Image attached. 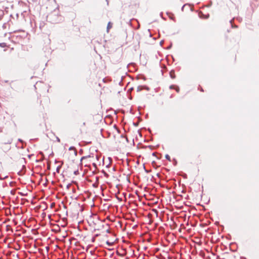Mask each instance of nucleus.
<instances>
[{
  "mask_svg": "<svg viewBox=\"0 0 259 259\" xmlns=\"http://www.w3.org/2000/svg\"><path fill=\"white\" fill-rule=\"evenodd\" d=\"M169 75L170 76V77L172 78V79H174L176 77V75H175V71L174 70H171L170 72H169Z\"/></svg>",
  "mask_w": 259,
  "mask_h": 259,
  "instance_id": "nucleus-3",
  "label": "nucleus"
},
{
  "mask_svg": "<svg viewBox=\"0 0 259 259\" xmlns=\"http://www.w3.org/2000/svg\"><path fill=\"white\" fill-rule=\"evenodd\" d=\"M93 165L95 167H96V166H97L96 164V163H93Z\"/></svg>",
  "mask_w": 259,
  "mask_h": 259,
  "instance_id": "nucleus-24",
  "label": "nucleus"
},
{
  "mask_svg": "<svg viewBox=\"0 0 259 259\" xmlns=\"http://www.w3.org/2000/svg\"><path fill=\"white\" fill-rule=\"evenodd\" d=\"M75 150V148L73 146H71L70 147H69V151H71V150Z\"/></svg>",
  "mask_w": 259,
  "mask_h": 259,
  "instance_id": "nucleus-10",
  "label": "nucleus"
},
{
  "mask_svg": "<svg viewBox=\"0 0 259 259\" xmlns=\"http://www.w3.org/2000/svg\"><path fill=\"white\" fill-rule=\"evenodd\" d=\"M155 153H153L152 154V155H155Z\"/></svg>",
  "mask_w": 259,
  "mask_h": 259,
  "instance_id": "nucleus-30",
  "label": "nucleus"
},
{
  "mask_svg": "<svg viewBox=\"0 0 259 259\" xmlns=\"http://www.w3.org/2000/svg\"><path fill=\"white\" fill-rule=\"evenodd\" d=\"M7 46V44L5 42L0 43V47L2 48H5Z\"/></svg>",
  "mask_w": 259,
  "mask_h": 259,
  "instance_id": "nucleus-7",
  "label": "nucleus"
},
{
  "mask_svg": "<svg viewBox=\"0 0 259 259\" xmlns=\"http://www.w3.org/2000/svg\"><path fill=\"white\" fill-rule=\"evenodd\" d=\"M18 141L21 143H23V141L22 140H21V139H19Z\"/></svg>",
  "mask_w": 259,
  "mask_h": 259,
  "instance_id": "nucleus-19",
  "label": "nucleus"
},
{
  "mask_svg": "<svg viewBox=\"0 0 259 259\" xmlns=\"http://www.w3.org/2000/svg\"><path fill=\"white\" fill-rule=\"evenodd\" d=\"M208 17H209V15H207V16H206V17L205 18L206 19H207Z\"/></svg>",
  "mask_w": 259,
  "mask_h": 259,
  "instance_id": "nucleus-25",
  "label": "nucleus"
},
{
  "mask_svg": "<svg viewBox=\"0 0 259 259\" xmlns=\"http://www.w3.org/2000/svg\"><path fill=\"white\" fill-rule=\"evenodd\" d=\"M135 125L137 126V123H135Z\"/></svg>",
  "mask_w": 259,
  "mask_h": 259,
  "instance_id": "nucleus-31",
  "label": "nucleus"
},
{
  "mask_svg": "<svg viewBox=\"0 0 259 259\" xmlns=\"http://www.w3.org/2000/svg\"><path fill=\"white\" fill-rule=\"evenodd\" d=\"M91 156L90 155H88V156H82L81 159H80V162H81L83 160V159H85L86 158H87L88 157H90Z\"/></svg>",
  "mask_w": 259,
  "mask_h": 259,
  "instance_id": "nucleus-6",
  "label": "nucleus"
},
{
  "mask_svg": "<svg viewBox=\"0 0 259 259\" xmlns=\"http://www.w3.org/2000/svg\"><path fill=\"white\" fill-rule=\"evenodd\" d=\"M233 19H231L230 21V23H231V26L232 28H237L238 26L237 25H234L233 24Z\"/></svg>",
  "mask_w": 259,
  "mask_h": 259,
  "instance_id": "nucleus-5",
  "label": "nucleus"
},
{
  "mask_svg": "<svg viewBox=\"0 0 259 259\" xmlns=\"http://www.w3.org/2000/svg\"><path fill=\"white\" fill-rule=\"evenodd\" d=\"M80 154H81L82 153V149L80 150Z\"/></svg>",
  "mask_w": 259,
  "mask_h": 259,
  "instance_id": "nucleus-26",
  "label": "nucleus"
},
{
  "mask_svg": "<svg viewBox=\"0 0 259 259\" xmlns=\"http://www.w3.org/2000/svg\"><path fill=\"white\" fill-rule=\"evenodd\" d=\"M142 89H141V87H138V88H137V91L138 92H139L140 91H141Z\"/></svg>",
  "mask_w": 259,
  "mask_h": 259,
  "instance_id": "nucleus-15",
  "label": "nucleus"
},
{
  "mask_svg": "<svg viewBox=\"0 0 259 259\" xmlns=\"http://www.w3.org/2000/svg\"><path fill=\"white\" fill-rule=\"evenodd\" d=\"M6 178H8V176H6L5 177H2L1 176V175H0V180H4V179Z\"/></svg>",
  "mask_w": 259,
  "mask_h": 259,
  "instance_id": "nucleus-14",
  "label": "nucleus"
},
{
  "mask_svg": "<svg viewBox=\"0 0 259 259\" xmlns=\"http://www.w3.org/2000/svg\"><path fill=\"white\" fill-rule=\"evenodd\" d=\"M48 18L50 20V21L53 23H57L60 20L59 19L60 16H57L54 13L50 14L48 16Z\"/></svg>",
  "mask_w": 259,
  "mask_h": 259,
  "instance_id": "nucleus-1",
  "label": "nucleus"
},
{
  "mask_svg": "<svg viewBox=\"0 0 259 259\" xmlns=\"http://www.w3.org/2000/svg\"><path fill=\"white\" fill-rule=\"evenodd\" d=\"M61 167V165H59L58 166H57V168H56V172H58V173H59L60 172V169Z\"/></svg>",
  "mask_w": 259,
  "mask_h": 259,
  "instance_id": "nucleus-9",
  "label": "nucleus"
},
{
  "mask_svg": "<svg viewBox=\"0 0 259 259\" xmlns=\"http://www.w3.org/2000/svg\"><path fill=\"white\" fill-rule=\"evenodd\" d=\"M171 46H172V45L171 44L169 46H168V47H167V49H170V48H171Z\"/></svg>",
  "mask_w": 259,
  "mask_h": 259,
  "instance_id": "nucleus-22",
  "label": "nucleus"
},
{
  "mask_svg": "<svg viewBox=\"0 0 259 259\" xmlns=\"http://www.w3.org/2000/svg\"><path fill=\"white\" fill-rule=\"evenodd\" d=\"M74 174L76 175L78 174V170H76L74 172Z\"/></svg>",
  "mask_w": 259,
  "mask_h": 259,
  "instance_id": "nucleus-17",
  "label": "nucleus"
},
{
  "mask_svg": "<svg viewBox=\"0 0 259 259\" xmlns=\"http://www.w3.org/2000/svg\"><path fill=\"white\" fill-rule=\"evenodd\" d=\"M74 154L75 155H77V151H76V150H74Z\"/></svg>",
  "mask_w": 259,
  "mask_h": 259,
  "instance_id": "nucleus-23",
  "label": "nucleus"
},
{
  "mask_svg": "<svg viewBox=\"0 0 259 259\" xmlns=\"http://www.w3.org/2000/svg\"><path fill=\"white\" fill-rule=\"evenodd\" d=\"M112 24L111 23V22H108V23L107 24V31H109V30L112 27Z\"/></svg>",
  "mask_w": 259,
  "mask_h": 259,
  "instance_id": "nucleus-4",
  "label": "nucleus"
},
{
  "mask_svg": "<svg viewBox=\"0 0 259 259\" xmlns=\"http://www.w3.org/2000/svg\"><path fill=\"white\" fill-rule=\"evenodd\" d=\"M44 25H45V23L44 22L41 23L40 24V26H39L40 28L41 29L42 27H43L44 26Z\"/></svg>",
  "mask_w": 259,
  "mask_h": 259,
  "instance_id": "nucleus-11",
  "label": "nucleus"
},
{
  "mask_svg": "<svg viewBox=\"0 0 259 259\" xmlns=\"http://www.w3.org/2000/svg\"><path fill=\"white\" fill-rule=\"evenodd\" d=\"M57 141L58 142H60V139L58 137H56Z\"/></svg>",
  "mask_w": 259,
  "mask_h": 259,
  "instance_id": "nucleus-18",
  "label": "nucleus"
},
{
  "mask_svg": "<svg viewBox=\"0 0 259 259\" xmlns=\"http://www.w3.org/2000/svg\"><path fill=\"white\" fill-rule=\"evenodd\" d=\"M106 244H108L109 246H112L113 245V243L110 242L108 241L106 242Z\"/></svg>",
  "mask_w": 259,
  "mask_h": 259,
  "instance_id": "nucleus-12",
  "label": "nucleus"
},
{
  "mask_svg": "<svg viewBox=\"0 0 259 259\" xmlns=\"http://www.w3.org/2000/svg\"><path fill=\"white\" fill-rule=\"evenodd\" d=\"M212 2L211 1H210L209 4L206 6L207 7H210L212 5Z\"/></svg>",
  "mask_w": 259,
  "mask_h": 259,
  "instance_id": "nucleus-13",
  "label": "nucleus"
},
{
  "mask_svg": "<svg viewBox=\"0 0 259 259\" xmlns=\"http://www.w3.org/2000/svg\"><path fill=\"white\" fill-rule=\"evenodd\" d=\"M164 43V40H161L160 42V46H162L163 44Z\"/></svg>",
  "mask_w": 259,
  "mask_h": 259,
  "instance_id": "nucleus-16",
  "label": "nucleus"
},
{
  "mask_svg": "<svg viewBox=\"0 0 259 259\" xmlns=\"http://www.w3.org/2000/svg\"><path fill=\"white\" fill-rule=\"evenodd\" d=\"M170 89H175L176 92L179 93L180 91V89L178 86L175 85H171L169 87Z\"/></svg>",
  "mask_w": 259,
  "mask_h": 259,
  "instance_id": "nucleus-2",
  "label": "nucleus"
},
{
  "mask_svg": "<svg viewBox=\"0 0 259 259\" xmlns=\"http://www.w3.org/2000/svg\"><path fill=\"white\" fill-rule=\"evenodd\" d=\"M144 168L146 172L148 173L149 171L145 168V165H144Z\"/></svg>",
  "mask_w": 259,
  "mask_h": 259,
  "instance_id": "nucleus-20",
  "label": "nucleus"
},
{
  "mask_svg": "<svg viewBox=\"0 0 259 259\" xmlns=\"http://www.w3.org/2000/svg\"><path fill=\"white\" fill-rule=\"evenodd\" d=\"M20 194L22 196H23V193H20Z\"/></svg>",
  "mask_w": 259,
  "mask_h": 259,
  "instance_id": "nucleus-29",
  "label": "nucleus"
},
{
  "mask_svg": "<svg viewBox=\"0 0 259 259\" xmlns=\"http://www.w3.org/2000/svg\"><path fill=\"white\" fill-rule=\"evenodd\" d=\"M135 125L137 126V123H135Z\"/></svg>",
  "mask_w": 259,
  "mask_h": 259,
  "instance_id": "nucleus-33",
  "label": "nucleus"
},
{
  "mask_svg": "<svg viewBox=\"0 0 259 259\" xmlns=\"http://www.w3.org/2000/svg\"><path fill=\"white\" fill-rule=\"evenodd\" d=\"M200 91H201V92H203V89H202V88H200Z\"/></svg>",
  "mask_w": 259,
  "mask_h": 259,
  "instance_id": "nucleus-27",
  "label": "nucleus"
},
{
  "mask_svg": "<svg viewBox=\"0 0 259 259\" xmlns=\"http://www.w3.org/2000/svg\"><path fill=\"white\" fill-rule=\"evenodd\" d=\"M165 158H166L167 160H168V161H170V160H170V156H169V155H168V154H166V155H165Z\"/></svg>",
  "mask_w": 259,
  "mask_h": 259,
  "instance_id": "nucleus-8",
  "label": "nucleus"
},
{
  "mask_svg": "<svg viewBox=\"0 0 259 259\" xmlns=\"http://www.w3.org/2000/svg\"><path fill=\"white\" fill-rule=\"evenodd\" d=\"M12 142V141H9L7 143L11 144Z\"/></svg>",
  "mask_w": 259,
  "mask_h": 259,
  "instance_id": "nucleus-28",
  "label": "nucleus"
},
{
  "mask_svg": "<svg viewBox=\"0 0 259 259\" xmlns=\"http://www.w3.org/2000/svg\"><path fill=\"white\" fill-rule=\"evenodd\" d=\"M135 125L137 126V123H135Z\"/></svg>",
  "mask_w": 259,
  "mask_h": 259,
  "instance_id": "nucleus-32",
  "label": "nucleus"
},
{
  "mask_svg": "<svg viewBox=\"0 0 259 259\" xmlns=\"http://www.w3.org/2000/svg\"><path fill=\"white\" fill-rule=\"evenodd\" d=\"M186 4H185V5H183V6L182 7L181 10H182V11H184V7L186 6Z\"/></svg>",
  "mask_w": 259,
  "mask_h": 259,
  "instance_id": "nucleus-21",
  "label": "nucleus"
}]
</instances>
